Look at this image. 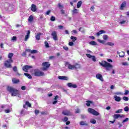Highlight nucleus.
<instances>
[{
  "instance_id": "nucleus-1",
  "label": "nucleus",
  "mask_w": 129,
  "mask_h": 129,
  "mask_svg": "<svg viewBox=\"0 0 129 129\" xmlns=\"http://www.w3.org/2000/svg\"><path fill=\"white\" fill-rule=\"evenodd\" d=\"M99 64L101 66H102V67L106 68V70H109V68H112L113 67L112 65L105 61H103L100 62Z\"/></svg>"
},
{
  "instance_id": "nucleus-2",
  "label": "nucleus",
  "mask_w": 129,
  "mask_h": 129,
  "mask_svg": "<svg viewBox=\"0 0 129 129\" xmlns=\"http://www.w3.org/2000/svg\"><path fill=\"white\" fill-rule=\"evenodd\" d=\"M66 66H68L69 69H70L71 70H73V69H78L81 68L80 64L78 63H76L75 66H73L69 62H66Z\"/></svg>"
},
{
  "instance_id": "nucleus-3",
  "label": "nucleus",
  "mask_w": 129,
  "mask_h": 129,
  "mask_svg": "<svg viewBox=\"0 0 129 129\" xmlns=\"http://www.w3.org/2000/svg\"><path fill=\"white\" fill-rule=\"evenodd\" d=\"M7 90L8 91H10V92L12 93V96H17L18 94H19V91L18 90L14 89L12 87H8Z\"/></svg>"
},
{
  "instance_id": "nucleus-4",
  "label": "nucleus",
  "mask_w": 129,
  "mask_h": 129,
  "mask_svg": "<svg viewBox=\"0 0 129 129\" xmlns=\"http://www.w3.org/2000/svg\"><path fill=\"white\" fill-rule=\"evenodd\" d=\"M32 75L34 76H44V73L40 71L35 70L32 72Z\"/></svg>"
},
{
  "instance_id": "nucleus-5",
  "label": "nucleus",
  "mask_w": 129,
  "mask_h": 129,
  "mask_svg": "<svg viewBox=\"0 0 129 129\" xmlns=\"http://www.w3.org/2000/svg\"><path fill=\"white\" fill-rule=\"evenodd\" d=\"M88 112H89L90 113H91L93 115H96V116L99 115V113H98L95 110H94L91 108H89L88 109Z\"/></svg>"
},
{
  "instance_id": "nucleus-6",
  "label": "nucleus",
  "mask_w": 129,
  "mask_h": 129,
  "mask_svg": "<svg viewBox=\"0 0 129 129\" xmlns=\"http://www.w3.org/2000/svg\"><path fill=\"white\" fill-rule=\"evenodd\" d=\"M32 68H33L32 66L25 65L23 67L22 70L25 71V72H28V70H30V69H32Z\"/></svg>"
},
{
  "instance_id": "nucleus-7",
  "label": "nucleus",
  "mask_w": 129,
  "mask_h": 129,
  "mask_svg": "<svg viewBox=\"0 0 129 129\" xmlns=\"http://www.w3.org/2000/svg\"><path fill=\"white\" fill-rule=\"evenodd\" d=\"M42 67L43 70H46L50 67V63L48 62H44L42 63Z\"/></svg>"
},
{
  "instance_id": "nucleus-8",
  "label": "nucleus",
  "mask_w": 129,
  "mask_h": 129,
  "mask_svg": "<svg viewBox=\"0 0 129 129\" xmlns=\"http://www.w3.org/2000/svg\"><path fill=\"white\" fill-rule=\"evenodd\" d=\"M11 61L9 60H6L5 62V66L7 67V68H12V64H11Z\"/></svg>"
},
{
  "instance_id": "nucleus-9",
  "label": "nucleus",
  "mask_w": 129,
  "mask_h": 129,
  "mask_svg": "<svg viewBox=\"0 0 129 129\" xmlns=\"http://www.w3.org/2000/svg\"><path fill=\"white\" fill-rule=\"evenodd\" d=\"M51 35L53 37V40L54 41H58V38L57 37V32L56 31H53L51 33Z\"/></svg>"
},
{
  "instance_id": "nucleus-10",
  "label": "nucleus",
  "mask_w": 129,
  "mask_h": 129,
  "mask_svg": "<svg viewBox=\"0 0 129 129\" xmlns=\"http://www.w3.org/2000/svg\"><path fill=\"white\" fill-rule=\"evenodd\" d=\"M31 10L32 12H37V6L36 5L33 4L31 7Z\"/></svg>"
},
{
  "instance_id": "nucleus-11",
  "label": "nucleus",
  "mask_w": 129,
  "mask_h": 129,
  "mask_svg": "<svg viewBox=\"0 0 129 129\" xmlns=\"http://www.w3.org/2000/svg\"><path fill=\"white\" fill-rule=\"evenodd\" d=\"M13 56H14V53H10L8 54V58H9V59H10V61L11 63H13V62H14V61H13V59H12V58H13Z\"/></svg>"
},
{
  "instance_id": "nucleus-12",
  "label": "nucleus",
  "mask_w": 129,
  "mask_h": 129,
  "mask_svg": "<svg viewBox=\"0 0 129 129\" xmlns=\"http://www.w3.org/2000/svg\"><path fill=\"white\" fill-rule=\"evenodd\" d=\"M96 77L97 79H99L101 81H103V78H102V76L100 74H98L96 76Z\"/></svg>"
},
{
  "instance_id": "nucleus-13",
  "label": "nucleus",
  "mask_w": 129,
  "mask_h": 129,
  "mask_svg": "<svg viewBox=\"0 0 129 129\" xmlns=\"http://www.w3.org/2000/svg\"><path fill=\"white\" fill-rule=\"evenodd\" d=\"M58 78L60 80H68V77L66 76H58Z\"/></svg>"
},
{
  "instance_id": "nucleus-14",
  "label": "nucleus",
  "mask_w": 129,
  "mask_h": 129,
  "mask_svg": "<svg viewBox=\"0 0 129 129\" xmlns=\"http://www.w3.org/2000/svg\"><path fill=\"white\" fill-rule=\"evenodd\" d=\"M123 115H120V114H114L113 115V118H114V119H117V118H118L119 117H123Z\"/></svg>"
},
{
  "instance_id": "nucleus-15",
  "label": "nucleus",
  "mask_w": 129,
  "mask_h": 129,
  "mask_svg": "<svg viewBox=\"0 0 129 129\" xmlns=\"http://www.w3.org/2000/svg\"><path fill=\"white\" fill-rule=\"evenodd\" d=\"M12 82L14 84H17V83H19V82H20V80L17 79L16 78H13L12 79Z\"/></svg>"
},
{
  "instance_id": "nucleus-16",
  "label": "nucleus",
  "mask_w": 129,
  "mask_h": 129,
  "mask_svg": "<svg viewBox=\"0 0 129 129\" xmlns=\"http://www.w3.org/2000/svg\"><path fill=\"white\" fill-rule=\"evenodd\" d=\"M114 98L115 100V101H117L118 102H119V101H120V100H121V99L120 98V97L115 95L114 96Z\"/></svg>"
},
{
  "instance_id": "nucleus-17",
  "label": "nucleus",
  "mask_w": 129,
  "mask_h": 129,
  "mask_svg": "<svg viewBox=\"0 0 129 129\" xmlns=\"http://www.w3.org/2000/svg\"><path fill=\"white\" fill-rule=\"evenodd\" d=\"M102 34H105V31L104 30H100L97 33V36L98 37Z\"/></svg>"
},
{
  "instance_id": "nucleus-18",
  "label": "nucleus",
  "mask_w": 129,
  "mask_h": 129,
  "mask_svg": "<svg viewBox=\"0 0 129 129\" xmlns=\"http://www.w3.org/2000/svg\"><path fill=\"white\" fill-rule=\"evenodd\" d=\"M126 6V2H123V3L121 5L120 8V10H123V8L125 7Z\"/></svg>"
},
{
  "instance_id": "nucleus-19",
  "label": "nucleus",
  "mask_w": 129,
  "mask_h": 129,
  "mask_svg": "<svg viewBox=\"0 0 129 129\" xmlns=\"http://www.w3.org/2000/svg\"><path fill=\"white\" fill-rule=\"evenodd\" d=\"M117 54H118V55H119V57H120L121 58L124 57V52H123L122 51L121 52H117Z\"/></svg>"
},
{
  "instance_id": "nucleus-20",
  "label": "nucleus",
  "mask_w": 129,
  "mask_h": 129,
  "mask_svg": "<svg viewBox=\"0 0 129 129\" xmlns=\"http://www.w3.org/2000/svg\"><path fill=\"white\" fill-rule=\"evenodd\" d=\"M30 30H28L27 34L26 36H25V41H27V40H28V39H29V37H30Z\"/></svg>"
},
{
  "instance_id": "nucleus-21",
  "label": "nucleus",
  "mask_w": 129,
  "mask_h": 129,
  "mask_svg": "<svg viewBox=\"0 0 129 129\" xmlns=\"http://www.w3.org/2000/svg\"><path fill=\"white\" fill-rule=\"evenodd\" d=\"M34 17L33 16V15H31L30 16H29V18L28 19V22H29L30 23H32Z\"/></svg>"
},
{
  "instance_id": "nucleus-22",
  "label": "nucleus",
  "mask_w": 129,
  "mask_h": 129,
  "mask_svg": "<svg viewBox=\"0 0 129 129\" xmlns=\"http://www.w3.org/2000/svg\"><path fill=\"white\" fill-rule=\"evenodd\" d=\"M70 113V112L68 110H64L62 112V114H63L64 115H69Z\"/></svg>"
},
{
  "instance_id": "nucleus-23",
  "label": "nucleus",
  "mask_w": 129,
  "mask_h": 129,
  "mask_svg": "<svg viewBox=\"0 0 129 129\" xmlns=\"http://www.w3.org/2000/svg\"><path fill=\"white\" fill-rule=\"evenodd\" d=\"M24 75L26 76V77H28L29 79H32V76H31V75H30L29 74L24 73Z\"/></svg>"
},
{
  "instance_id": "nucleus-24",
  "label": "nucleus",
  "mask_w": 129,
  "mask_h": 129,
  "mask_svg": "<svg viewBox=\"0 0 129 129\" xmlns=\"http://www.w3.org/2000/svg\"><path fill=\"white\" fill-rule=\"evenodd\" d=\"M81 5H82V1H79L78 3H77V8L79 9V8H80V7H81Z\"/></svg>"
},
{
  "instance_id": "nucleus-25",
  "label": "nucleus",
  "mask_w": 129,
  "mask_h": 129,
  "mask_svg": "<svg viewBox=\"0 0 129 129\" xmlns=\"http://www.w3.org/2000/svg\"><path fill=\"white\" fill-rule=\"evenodd\" d=\"M71 39L72 40V41H73V42H75V41H76V40H77V38H76V37H74V36H72L71 37Z\"/></svg>"
},
{
  "instance_id": "nucleus-26",
  "label": "nucleus",
  "mask_w": 129,
  "mask_h": 129,
  "mask_svg": "<svg viewBox=\"0 0 129 129\" xmlns=\"http://www.w3.org/2000/svg\"><path fill=\"white\" fill-rule=\"evenodd\" d=\"M31 50L30 49H26V51H25V52H24V53H23L22 56H26V53L27 52H29V53H31Z\"/></svg>"
},
{
  "instance_id": "nucleus-27",
  "label": "nucleus",
  "mask_w": 129,
  "mask_h": 129,
  "mask_svg": "<svg viewBox=\"0 0 129 129\" xmlns=\"http://www.w3.org/2000/svg\"><path fill=\"white\" fill-rule=\"evenodd\" d=\"M90 122H91V123L95 124V123H96V120H95V119H91Z\"/></svg>"
},
{
  "instance_id": "nucleus-28",
  "label": "nucleus",
  "mask_w": 129,
  "mask_h": 129,
  "mask_svg": "<svg viewBox=\"0 0 129 129\" xmlns=\"http://www.w3.org/2000/svg\"><path fill=\"white\" fill-rule=\"evenodd\" d=\"M30 53L31 54H37V53H38V50L35 49L32 50Z\"/></svg>"
},
{
  "instance_id": "nucleus-29",
  "label": "nucleus",
  "mask_w": 129,
  "mask_h": 129,
  "mask_svg": "<svg viewBox=\"0 0 129 129\" xmlns=\"http://www.w3.org/2000/svg\"><path fill=\"white\" fill-rule=\"evenodd\" d=\"M41 35H42V34H41V33L37 34L36 36V40H40V36Z\"/></svg>"
},
{
  "instance_id": "nucleus-30",
  "label": "nucleus",
  "mask_w": 129,
  "mask_h": 129,
  "mask_svg": "<svg viewBox=\"0 0 129 129\" xmlns=\"http://www.w3.org/2000/svg\"><path fill=\"white\" fill-rule=\"evenodd\" d=\"M90 45H92L93 46H95L97 45V43H96V42H95V41H91L89 43Z\"/></svg>"
},
{
  "instance_id": "nucleus-31",
  "label": "nucleus",
  "mask_w": 129,
  "mask_h": 129,
  "mask_svg": "<svg viewBox=\"0 0 129 129\" xmlns=\"http://www.w3.org/2000/svg\"><path fill=\"white\" fill-rule=\"evenodd\" d=\"M91 103H93L92 101H87V103H86L87 106H90V104H91Z\"/></svg>"
},
{
  "instance_id": "nucleus-32",
  "label": "nucleus",
  "mask_w": 129,
  "mask_h": 129,
  "mask_svg": "<svg viewBox=\"0 0 129 129\" xmlns=\"http://www.w3.org/2000/svg\"><path fill=\"white\" fill-rule=\"evenodd\" d=\"M50 21H51V22H55V21H56V18L54 16H51L50 18Z\"/></svg>"
},
{
  "instance_id": "nucleus-33",
  "label": "nucleus",
  "mask_w": 129,
  "mask_h": 129,
  "mask_svg": "<svg viewBox=\"0 0 129 129\" xmlns=\"http://www.w3.org/2000/svg\"><path fill=\"white\" fill-rule=\"evenodd\" d=\"M45 44V46L46 48H49L50 47V45H49V43H48V42L45 41L44 42Z\"/></svg>"
},
{
  "instance_id": "nucleus-34",
  "label": "nucleus",
  "mask_w": 129,
  "mask_h": 129,
  "mask_svg": "<svg viewBox=\"0 0 129 129\" xmlns=\"http://www.w3.org/2000/svg\"><path fill=\"white\" fill-rule=\"evenodd\" d=\"M122 112V109H120L117 110V111H115V113H120Z\"/></svg>"
},
{
  "instance_id": "nucleus-35",
  "label": "nucleus",
  "mask_w": 129,
  "mask_h": 129,
  "mask_svg": "<svg viewBox=\"0 0 129 129\" xmlns=\"http://www.w3.org/2000/svg\"><path fill=\"white\" fill-rule=\"evenodd\" d=\"M97 41L99 43H101V44H104V42H105V41H104V40H101L100 39H97Z\"/></svg>"
},
{
  "instance_id": "nucleus-36",
  "label": "nucleus",
  "mask_w": 129,
  "mask_h": 129,
  "mask_svg": "<svg viewBox=\"0 0 129 129\" xmlns=\"http://www.w3.org/2000/svg\"><path fill=\"white\" fill-rule=\"evenodd\" d=\"M103 38L104 39V40H107V39H108V37L107 35H104L103 36Z\"/></svg>"
},
{
  "instance_id": "nucleus-37",
  "label": "nucleus",
  "mask_w": 129,
  "mask_h": 129,
  "mask_svg": "<svg viewBox=\"0 0 129 129\" xmlns=\"http://www.w3.org/2000/svg\"><path fill=\"white\" fill-rule=\"evenodd\" d=\"M106 45H108V46H113L114 44L112 42H107Z\"/></svg>"
},
{
  "instance_id": "nucleus-38",
  "label": "nucleus",
  "mask_w": 129,
  "mask_h": 129,
  "mask_svg": "<svg viewBox=\"0 0 129 129\" xmlns=\"http://www.w3.org/2000/svg\"><path fill=\"white\" fill-rule=\"evenodd\" d=\"M26 105H28V107H31V106H32V105L29 102H26Z\"/></svg>"
},
{
  "instance_id": "nucleus-39",
  "label": "nucleus",
  "mask_w": 129,
  "mask_h": 129,
  "mask_svg": "<svg viewBox=\"0 0 129 129\" xmlns=\"http://www.w3.org/2000/svg\"><path fill=\"white\" fill-rule=\"evenodd\" d=\"M124 111H128V110H129L128 106L125 107L124 108Z\"/></svg>"
},
{
  "instance_id": "nucleus-40",
  "label": "nucleus",
  "mask_w": 129,
  "mask_h": 129,
  "mask_svg": "<svg viewBox=\"0 0 129 129\" xmlns=\"http://www.w3.org/2000/svg\"><path fill=\"white\" fill-rule=\"evenodd\" d=\"M69 45L71 46H74V43H73L72 41H71L69 43Z\"/></svg>"
},
{
  "instance_id": "nucleus-41",
  "label": "nucleus",
  "mask_w": 129,
  "mask_h": 129,
  "mask_svg": "<svg viewBox=\"0 0 129 129\" xmlns=\"http://www.w3.org/2000/svg\"><path fill=\"white\" fill-rule=\"evenodd\" d=\"M123 100H125V101H127L128 100V97H123Z\"/></svg>"
},
{
  "instance_id": "nucleus-42",
  "label": "nucleus",
  "mask_w": 129,
  "mask_h": 129,
  "mask_svg": "<svg viewBox=\"0 0 129 129\" xmlns=\"http://www.w3.org/2000/svg\"><path fill=\"white\" fill-rule=\"evenodd\" d=\"M12 41H16L17 40V37L16 36H13L12 38Z\"/></svg>"
},
{
  "instance_id": "nucleus-43",
  "label": "nucleus",
  "mask_w": 129,
  "mask_h": 129,
  "mask_svg": "<svg viewBox=\"0 0 129 129\" xmlns=\"http://www.w3.org/2000/svg\"><path fill=\"white\" fill-rule=\"evenodd\" d=\"M86 55L87 57H88V58H91L92 57V56H93V55H91L90 54H86Z\"/></svg>"
},
{
  "instance_id": "nucleus-44",
  "label": "nucleus",
  "mask_w": 129,
  "mask_h": 129,
  "mask_svg": "<svg viewBox=\"0 0 129 129\" xmlns=\"http://www.w3.org/2000/svg\"><path fill=\"white\" fill-rule=\"evenodd\" d=\"M91 58L92 59L93 61H94V62H95V61H96V58H95V56L93 55Z\"/></svg>"
},
{
  "instance_id": "nucleus-45",
  "label": "nucleus",
  "mask_w": 129,
  "mask_h": 129,
  "mask_svg": "<svg viewBox=\"0 0 129 129\" xmlns=\"http://www.w3.org/2000/svg\"><path fill=\"white\" fill-rule=\"evenodd\" d=\"M126 121H128V118H126L122 121V122H126Z\"/></svg>"
},
{
  "instance_id": "nucleus-46",
  "label": "nucleus",
  "mask_w": 129,
  "mask_h": 129,
  "mask_svg": "<svg viewBox=\"0 0 129 129\" xmlns=\"http://www.w3.org/2000/svg\"><path fill=\"white\" fill-rule=\"evenodd\" d=\"M128 93H129L128 90H126L125 91V93H124V95H127V94H128Z\"/></svg>"
},
{
  "instance_id": "nucleus-47",
  "label": "nucleus",
  "mask_w": 129,
  "mask_h": 129,
  "mask_svg": "<svg viewBox=\"0 0 129 129\" xmlns=\"http://www.w3.org/2000/svg\"><path fill=\"white\" fill-rule=\"evenodd\" d=\"M5 111L6 113H10V112H11V110L10 109H6Z\"/></svg>"
},
{
  "instance_id": "nucleus-48",
  "label": "nucleus",
  "mask_w": 129,
  "mask_h": 129,
  "mask_svg": "<svg viewBox=\"0 0 129 129\" xmlns=\"http://www.w3.org/2000/svg\"><path fill=\"white\" fill-rule=\"evenodd\" d=\"M63 49L64 50H66V51H68L69 50L68 47L67 46H63Z\"/></svg>"
},
{
  "instance_id": "nucleus-49",
  "label": "nucleus",
  "mask_w": 129,
  "mask_h": 129,
  "mask_svg": "<svg viewBox=\"0 0 129 129\" xmlns=\"http://www.w3.org/2000/svg\"><path fill=\"white\" fill-rule=\"evenodd\" d=\"M13 70H14V71H15V72H17V67H14L13 68Z\"/></svg>"
},
{
  "instance_id": "nucleus-50",
  "label": "nucleus",
  "mask_w": 129,
  "mask_h": 129,
  "mask_svg": "<svg viewBox=\"0 0 129 129\" xmlns=\"http://www.w3.org/2000/svg\"><path fill=\"white\" fill-rule=\"evenodd\" d=\"M22 90H26V86H23L21 87Z\"/></svg>"
},
{
  "instance_id": "nucleus-51",
  "label": "nucleus",
  "mask_w": 129,
  "mask_h": 129,
  "mask_svg": "<svg viewBox=\"0 0 129 129\" xmlns=\"http://www.w3.org/2000/svg\"><path fill=\"white\" fill-rule=\"evenodd\" d=\"M68 120V118L67 117H65L63 119V121H67Z\"/></svg>"
},
{
  "instance_id": "nucleus-52",
  "label": "nucleus",
  "mask_w": 129,
  "mask_h": 129,
  "mask_svg": "<svg viewBox=\"0 0 129 129\" xmlns=\"http://www.w3.org/2000/svg\"><path fill=\"white\" fill-rule=\"evenodd\" d=\"M72 83H68V86H69V87H72Z\"/></svg>"
},
{
  "instance_id": "nucleus-53",
  "label": "nucleus",
  "mask_w": 129,
  "mask_h": 129,
  "mask_svg": "<svg viewBox=\"0 0 129 129\" xmlns=\"http://www.w3.org/2000/svg\"><path fill=\"white\" fill-rule=\"evenodd\" d=\"M122 65H124V66H126L128 65V63H127V62H123Z\"/></svg>"
},
{
  "instance_id": "nucleus-54",
  "label": "nucleus",
  "mask_w": 129,
  "mask_h": 129,
  "mask_svg": "<svg viewBox=\"0 0 129 129\" xmlns=\"http://www.w3.org/2000/svg\"><path fill=\"white\" fill-rule=\"evenodd\" d=\"M16 75L18 76H21V74H20L19 72H17L16 73Z\"/></svg>"
},
{
  "instance_id": "nucleus-55",
  "label": "nucleus",
  "mask_w": 129,
  "mask_h": 129,
  "mask_svg": "<svg viewBox=\"0 0 129 129\" xmlns=\"http://www.w3.org/2000/svg\"><path fill=\"white\" fill-rule=\"evenodd\" d=\"M81 125H85V123L83 121L80 122Z\"/></svg>"
},
{
  "instance_id": "nucleus-56",
  "label": "nucleus",
  "mask_w": 129,
  "mask_h": 129,
  "mask_svg": "<svg viewBox=\"0 0 129 129\" xmlns=\"http://www.w3.org/2000/svg\"><path fill=\"white\" fill-rule=\"evenodd\" d=\"M58 102L57 100H55L53 102V104H56V103H57Z\"/></svg>"
},
{
  "instance_id": "nucleus-57",
  "label": "nucleus",
  "mask_w": 129,
  "mask_h": 129,
  "mask_svg": "<svg viewBox=\"0 0 129 129\" xmlns=\"http://www.w3.org/2000/svg\"><path fill=\"white\" fill-rule=\"evenodd\" d=\"M125 23V20H123L120 22V24H122Z\"/></svg>"
},
{
  "instance_id": "nucleus-58",
  "label": "nucleus",
  "mask_w": 129,
  "mask_h": 129,
  "mask_svg": "<svg viewBox=\"0 0 129 129\" xmlns=\"http://www.w3.org/2000/svg\"><path fill=\"white\" fill-rule=\"evenodd\" d=\"M72 87H73V88H76V87H77V86L76 85H72Z\"/></svg>"
},
{
  "instance_id": "nucleus-59",
  "label": "nucleus",
  "mask_w": 129,
  "mask_h": 129,
  "mask_svg": "<svg viewBox=\"0 0 129 129\" xmlns=\"http://www.w3.org/2000/svg\"><path fill=\"white\" fill-rule=\"evenodd\" d=\"M50 13H51V11L49 10L46 13V15H49Z\"/></svg>"
},
{
  "instance_id": "nucleus-60",
  "label": "nucleus",
  "mask_w": 129,
  "mask_h": 129,
  "mask_svg": "<svg viewBox=\"0 0 129 129\" xmlns=\"http://www.w3.org/2000/svg\"><path fill=\"white\" fill-rule=\"evenodd\" d=\"M59 98V97L58 96H56L54 98V100H57V99H58V98Z\"/></svg>"
},
{
  "instance_id": "nucleus-61",
  "label": "nucleus",
  "mask_w": 129,
  "mask_h": 129,
  "mask_svg": "<svg viewBox=\"0 0 129 129\" xmlns=\"http://www.w3.org/2000/svg\"><path fill=\"white\" fill-rule=\"evenodd\" d=\"M61 14H62L63 15L65 14V11H64V10H61Z\"/></svg>"
},
{
  "instance_id": "nucleus-62",
  "label": "nucleus",
  "mask_w": 129,
  "mask_h": 129,
  "mask_svg": "<svg viewBox=\"0 0 129 129\" xmlns=\"http://www.w3.org/2000/svg\"><path fill=\"white\" fill-rule=\"evenodd\" d=\"M66 124H67V125H68V124H70V121H68L66 122Z\"/></svg>"
},
{
  "instance_id": "nucleus-63",
  "label": "nucleus",
  "mask_w": 129,
  "mask_h": 129,
  "mask_svg": "<svg viewBox=\"0 0 129 129\" xmlns=\"http://www.w3.org/2000/svg\"><path fill=\"white\" fill-rule=\"evenodd\" d=\"M58 7L59 8H63V5H61V4H58Z\"/></svg>"
},
{
  "instance_id": "nucleus-64",
  "label": "nucleus",
  "mask_w": 129,
  "mask_h": 129,
  "mask_svg": "<svg viewBox=\"0 0 129 129\" xmlns=\"http://www.w3.org/2000/svg\"><path fill=\"white\" fill-rule=\"evenodd\" d=\"M107 61H108V62H112V60H111V59H107Z\"/></svg>"
}]
</instances>
